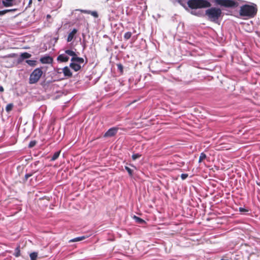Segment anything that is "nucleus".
<instances>
[{
    "instance_id": "1",
    "label": "nucleus",
    "mask_w": 260,
    "mask_h": 260,
    "mask_svg": "<svg viewBox=\"0 0 260 260\" xmlns=\"http://www.w3.org/2000/svg\"><path fill=\"white\" fill-rule=\"evenodd\" d=\"M257 12V6L256 4L253 3L251 5H244L241 6L239 11V14L241 16L253 18L256 15Z\"/></svg>"
},
{
    "instance_id": "2",
    "label": "nucleus",
    "mask_w": 260,
    "mask_h": 260,
    "mask_svg": "<svg viewBox=\"0 0 260 260\" xmlns=\"http://www.w3.org/2000/svg\"><path fill=\"white\" fill-rule=\"evenodd\" d=\"M187 7L191 10L204 9L211 7V3L207 0H188Z\"/></svg>"
},
{
    "instance_id": "3",
    "label": "nucleus",
    "mask_w": 260,
    "mask_h": 260,
    "mask_svg": "<svg viewBox=\"0 0 260 260\" xmlns=\"http://www.w3.org/2000/svg\"><path fill=\"white\" fill-rule=\"evenodd\" d=\"M205 15L210 21L217 23L221 16L222 11L219 8L212 7L206 10Z\"/></svg>"
},
{
    "instance_id": "4",
    "label": "nucleus",
    "mask_w": 260,
    "mask_h": 260,
    "mask_svg": "<svg viewBox=\"0 0 260 260\" xmlns=\"http://www.w3.org/2000/svg\"><path fill=\"white\" fill-rule=\"evenodd\" d=\"M43 75V71L41 68H37L35 69L30 74L29 78V83L33 84L37 83Z\"/></svg>"
},
{
    "instance_id": "5",
    "label": "nucleus",
    "mask_w": 260,
    "mask_h": 260,
    "mask_svg": "<svg viewBox=\"0 0 260 260\" xmlns=\"http://www.w3.org/2000/svg\"><path fill=\"white\" fill-rule=\"evenodd\" d=\"M216 3L226 8H236L239 3L235 0H216Z\"/></svg>"
},
{
    "instance_id": "6",
    "label": "nucleus",
    "mask_w": 260,
    "mask_h": 260,
    "mask_svg": "<svg viewBox=\"0 0 260 260\" xmlns=\"http://www.w3.org/2000/svg\"><path fill=\"white\" fill-rule=\"evenodd\" d=\"M65 53L67 54L72 56V58H71V61L72 62H77L79 63H82L84 62V59L83 58L78 57L74 51L71 50H66L65 51Z\"/></svg>"
},
{
    "instance_id": "7",
    "label": "nucleus",
    "mask_w": 260,
    "mask_h": 260,
    "mask_svg": "<svg viewBox=\"0 0 260 260\" xmlns=\"http://www.w3.org/2000/svg\"><path fill=\"white\" fill-rule=\"evenodd\" d=\"M118 128L112 127L109 129L104 134V137H111L115 136L117 133Z\"/></svg>"
},
{
    "instance_id": "8",
    "label": "nucleus",
    "mask_w": 260,
    "mask_h": 260,
    "mask_svg": "<svg viewBox=\"0 0 260 260\" xmlns=\"http://www.w3.org/2000/svg\"><path fill=\"white\" fill-rule=\"evenodd\" d=\"M40 61L42 63H51L53 61V59L49 56H46L42 57L40 58Z\"/></svg>"
},
{
    "instance_id": "9",
    "label": "nucleus",
    "mask_w": 260,
    "mask_h": 260,
    "mask_svg": "<svg viewBox=\"0 0 260 260\" xmlns=\"http://www.w3.org/2000/svg\"><path fill=\"white\" fill-rule=\"evenodd\" d=\"M77 32V29L76 28H74L72 31L69 33L67 38V42H71L74 38L75 36V35Z\"/></svg>"
},
{
    "instance_id": "10",
    "label": "nucleus",
    "mask_w": 260,
    "mask_h": 260,
    "mask_svg": "<svg viewBox=\"0 0 260 260\" xmlns=\"http://www.w3.org/2000/svg\"><path fill=\"white\" fill-rule=\"evenodd\" d=\"M76 62H71L70 64V67L75 71L77 72L81 69V67L79 64Z\"/></svg>"
},
{
    "instance_id": "11",
    "label": "nucleus",
    "mask_w": 260,
    "mask_h": 260,
    "mask_svg": "<svg viewBox=\"0 0 260 260\" xmlns=\"http://www.w3.org/2000/svg\"><path fill=\"white\" fill-rule=\"evenodd\" d=\"M62 72L64 76L66 77H71L72 76V73L68 67H65L63 68L62 69Z\"/></svg>"
},
{
    "instance_id": "12",
    "label": "nucleus",
    "mask_w": 260,
    "mask_h": 260,
    "mask_svg": "<svg viewBox=\"0 0 260 260\" xmlns=\"http://www.w3.org/2000/svg\"><path fill=\"white\" fill-rule=\"evenodd\" d=\"M69 59V57L63 54L59 55L57 58V60L58 61H60V62H67Z\"/></svg>"
},
{
    "instance_id": "13",
    "label": "nucleus",
    "mask_w": 260,
    "mask_h": 260,
    "mask_svg": "<svg viewBox=\"0 0 260 260\" xmlns=\"http://www.w3.org/2000/svg\"><path fill=\"white\" fill-rule=\"evenodd\" d=\"M86 238H87V236H85L77 237V238H74V239H72L69 240V242L71 243V242H76L80 241L85 239Z\"/></svg>"
},
{
    "instance_id": "14",
    "label": "nucleus",
    "mask_w": 260,
    "mask_h": 260,
    "mask_svg": "<svg viewBox=\"0 0 260 260\" xmlns=\"http://www.w3.org/2000/svg\"><path fill=\"white\" fill-rule=\"evenodd\" d=\"M13 0H5L3 1L2 4L5 7H10L13 5Z\"/></svg>"
},
{
    "instance_id": "15",
    "label": "nucleus",
    "mask_w": 260,
    "mask_h": 260,
    "mask_svg": "<svg viewBox=\"0 0 260 260\" xmlns=\"http://www.w3.org/2000/svg\"><path fill=\"white\" fill-rule=\"evenodd\" d=\"M133 218L135 220L136 222L139 224H144L145 223V221L143 219L134 215Z\"/></svg>"
},
{
    "instance_id": "16",
    "label": "nucleus",
    "mask_w": 260,
    "mask_h": 260,
    "mask_svg": "<svg viewBox=\"0 0 260 260\" xmlns=\"http://www.w3.org/2000/svg\"><path fill=\"white\" fill-rule=\"evenodd\" d=\"M60 152H61V151L59 150L58 151H57V152H55L54 153V154L53 155L52 157H51L50 160L51 161H54V160H56L58 158V157H59V156L60 155Z\"/></svg>"
},
{
    "instance_id": "17",
    "label": "nucleus",
    "mask_w": 260,
    "mask_h": 260,
    "mask_svg": "<svg viewBox=\"0 0 260 260\" xmlns=\"http://www.w3.org/2000/svg\"><path fill=\"white\" fill-rule=\"evenodd\" d=\"M15 253H14V255L18 257L20 256V245H18L15 250Z\"/></svg>"
},
{
    "instance_id": "18",
    "label": "nucleus",
    "mask_w": 260,
    "mask_h": 260,
    "mask_svg": "<svg viewBox=\"0 0 260 260\" xmlns=\"http://www.w3.org/2000/svg\"><path fill=\"white\" fill-rule=\"evenodd\" d=\"M29 256L31 260H37L38 253L36 252H32L29 254Z\"/></svg>"
},
{
    "instance_id": "19",
    "label": "nucleus",
    "mask_w": 260,
    "mask_h": 260,
    "mask_svg": "<svg viewBox=\"0 0 260 260\" xmlns=\"http://www.w3.org/2000/svg\"><path fill=\"white\" fill-rule=\"evenodd\" d=\"M20 56L22 59H26L30 58L31 55L30 54L27 52H24L21 53Z\"/></svg>"
},
{
    "instance_id": "20",
    "label": "nucleus",
    "mask_w": 260,
    "mask_h": 260,
    "mask_svg": "<svg viewBox=\"0 0 260 260\" xmlns=\"http://www.w3.org/2000/svg\"><path fill=\"white\" fill-rule=\"evenodd\" d=\"M207 157L206 154L204 152H202L200 154L199 162H201L203 160L205 159Z\"/></svg>"
},
{
    "instance_id": "21",
    "label": "nucleus",
    "mask_w": 260,
    "mask_h": 260,
    "mask_svg": "<svg viewBox=\"0 0 260 260\" xmlns=\"http://www.w3.org/2000/svg\"><path fill=\"white\" fill-rule=\"evenodd\" d=\"M26 62L31 67H34L36 65V61L35 60H26Z\"/></svg>"
},
{
    "instance_id": "22",
    "label": "nucleus",
    "mask_w": 260,
    "mask_h": 260,
    "mask_svg": "<svg viewBox=\"0 0 260 260\" xmlns=\"http://www.w3.org/2000/svg\"><path fill=\"white\" fill-rule=\"evenodd\" d=\"M132 32H129V31H127L126 32H125L124 35V39L125 40H127L128 39H129L131 37H132Z\"/></svg>"
},
{
    "instance_id": "23",
    "label": "nucleus",
    "mask_w": 260,
    "mask_h": 260,
    "mask_svg": "<svg viewBox=\"0 0 260 260\" xmlns=\"http://www.w3.org/2000/svg\"><path fill=\"white\" fill-rule=\"evenodd\" d=\"M13 106L14 105L12 103L8 104L6 107V111L7 112H9L10 111H11L12 110Z\"/></svg>"
},
{
    "instance_id": "24",
    "label": "nucleus",
    "mask_w": 260,
    "mask_h": 260,
    "mask_svg": "<svg viewBox=\"0 0 260 260\" xmlns=\"http://www.w3.org/2000/svg\"><path fill=\"white\" fill-rule=\"evenodd\" d=\"M14 10L10 9V10H4L3 11H0V16L4 15L9 12L14 11Z\"/></svg>"
},
{
    "instance_id": "25",
    "label": "nucleus",
    "mask_w": 260,
    "mask_h": 260,
    "mask_svg": "<svg viewBox=\"0 0 260 260\" xmlns=\"http://www.w3.org/2000/svg\"><path fill=\"white\" fill-rule=\"evenodd\" d=\"M190 13L192 14V15H195V16H198V17H201L203 16V14L202 13L200 12H197L194 11H192Z\"/></svg>"
},
{
    "instance_id": "26",
    "label": "nucleus",
    "mask_w": 260,
    "mask_h": 260,
    "mask_svg": "<svg viewBox=\"0 0 260 260\" xmlns=\"http://www.w3.org/2000/svg\"><path fill=\"white\" fill-rule=\"evenodd\" d=\"M176 2H177L181 6H182L186 10H188L187 6L185 5L184 3H183L182 0H176Z\"/></svg>"
},
{
    "instance_id": "27",
    "label": "nucleus",
    "mask_w": 260,
    "mask_h": 260,
    "mask_svg": "<svg viewBox=\"0 0 260 260\" xmlns=\"http://www.w3.org/2000/svg\"><path fill=\"white\" fill-rule=\"evenodd\" d=\"M117 67L118 70L119 71L120 73L122 74L123 72V66L121 64L119 63V64H117Z\"/></svg>"
},
{
    "instance_id": "28",
    "label": "nucleus",
    "mask_w": 260,
    "mask_h": 260,
    "mask_svg": "<svg viewBox=\"0 0 260 260\" xmlns=\"http://www.w3.org/2000/svg\"><path fill=\"white\" fill-rule=\"evenodd\" d=\"M125 170L127 171V172H128V174L131 176H133V170L130 169L129 167H127V166H125Z\"/></svg>"
},
{
    "instance_id": "29",
    "label": "nucleus",
    "mask_w": 260,
    "mask_h": 260,
    "mask_svg": "<svg viewBox=\"0 0 260 260\" xmlns=\"http://www.w3.org/2000/svg\"><path fill=\"white\" fill-rule=\"evenodd\" d=\"M37 144V142L36 141H31L29 144H28V147L29 148H32L34 147Z\"/></svg>"
},
{
    "instance_id": "30",
    "label": "nucleus",
    "mask_w": 260,
    "mask_h": 260,
    "mask_svg": "<svg viewBox=\"0 0 260 260\" xmlns=\"http://www.w3.org/2000/svg\"><path fill=\"white\" fill-rule=\"evenodd\" d=\"M141 156V154H139V153L134 154L132 155V159L133 160H136L137 158H140Z\"/></svg>"
},
{
    "instance_id": "31",
    "label": "nucleus",
    "mask_w": 260,
    "mask_h": 260,
    "mask_svg": "<svg viewBox=\"0 0 260 260\" xmlns=\"http://www.w3.org/2000/svg\"><path fill=\"white\" fill-rule=\"evenodd\" d=\"M32 174H25V175L24 176V178L23 180V182H25L27 180L28 178L31 177L32 176Z\"/></svg>"
},
{
    "instance_id": "32",
    "label": "nucleus",
    "mask_w": 260,
    "mask_h": 260,
    "mask_svg": "<svg viewBox=\"0 0 260 260\" xmlns=\"http://www.w3.org/2000/svg\"><path fill=\"white\" fill-rule=\"evenodd\" d=\"M188 176L187 174H182L181 175V178L182 180H185Z\"/></svg>"
},
{
    "instance_id": "33",
    "label": "nucleus",
    "mask_w": 260,
    "mask_h": 260,
    "mask_svg": "<svg viewBox=\"0 0 260 260\" xmlns=\"http://www.w3.org/2000/svg\"><path fill=\"white\" fill-rule=\"evenodd\" d=\"M91 15L96 18L98 17V14L97 12H95V11L92 12Z\"/></svg>"
},
{
    "instance_id": "34",
    "label": "nucleus",
    "mask_w": 260,
    "mask_h": 260,
    "mask_svg": "<svg viewBox=\"0 0 260 260\" xmlns=\"http://www.w3.org/2000/svg\"><path fill=\"white\" fill-rule=\"evenodd\" d=\"M239 211L240 212H247L248 211V210L245 209V208H242V207H240L239 208Z\"/></svg>"
},
{
    "instance_id": "35",
    "label": "nucleus",
    "mask_w": 260,
    "mask_h": 260,
    "mask_svg": "<svg viewBox=\"0 0 260 260\" xmlns=\"http://www.w3.org/2000/svg\"><path fill=\"white\" fill-rule=\"evenodd\" d=\"M4 91V88L2 86H0V91L2 92Z\"/></svg>"
},
{
    "instance_id": "36",
    "label": "nucleus",
    "mask_w": 260,
    "mask_h": 260,
    "mask_svg": "<svg viewBox=\"0 0 260 260\" xmlns=\"http://www.w3.org/2000/svg\"><path fill=\"white\" fill-rule=\"evenodd\" d=\"M220 260H229L228 259H224V258H222Z\"/></svg>"
},
{
    "instance_id": "37",
    "label": "nucleus",
    "mask_w": 260,
    "mask_h": 260,
    "mask_svg": "<svg viewBox=\"0 0 260 260\" xmlns=\"http://www.w3.org/2000/svg\"><path fill=\"white\" fill-rule=\"evenodd\" d=\"M31 3V0H30V1H29V4H30Z\"/></svg>"
},
{
    "instance_id": "38",
    "label": "nucleus",
    "mask_w": 260,
    "mask_h": 260,
    "mask_svg": "<svg viewBox=\"0 0 260 260\" xmlns=\"http://www.w3.org/2000/svg\"><path fill=\"white\" fill-rule=\"evenodd\" d=\"M47 17H50V16L49 15H48Z\"/></svg>"
},
{
    "instance_id": "39",
    "label": "nucleus",
    "mask_w": 260,
    "mask_h": 260,
    "mask_svg": "<svg viewBox=\"0 0 260 260\" xmlns=\"http://www.w3.org/2000/svg\"><path fill=\"white\" fill-rule=\"evenodd\" d=\"M38 1H39V2H41V1H42V0H38Z\"/></svg>"
}]
</instances>
